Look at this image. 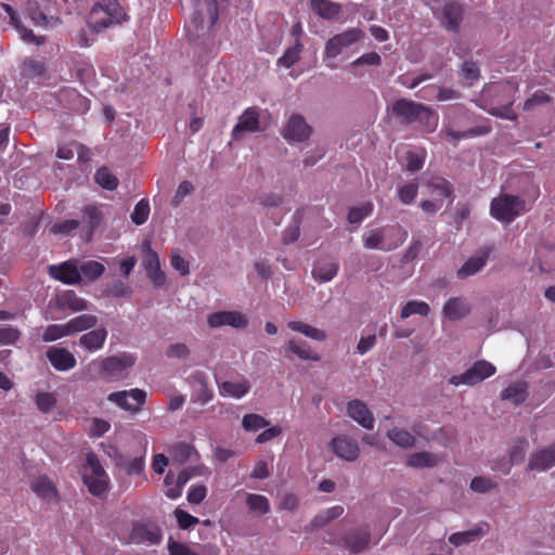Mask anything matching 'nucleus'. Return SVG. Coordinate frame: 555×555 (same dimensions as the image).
I'll use <instances>...</instances> for the list:
<instances>
[{"instance_id":"6","label":"nucleus","mask_w":555,"mask_h":555,"mask_svg":"<svg viewBox=\"0 0 555 555\" xmlns=\"http://www.w3.org/2000/svg\"><path fill=\"white\" fill-rule=\"evenodd\" d=\"M431 10L446 29L453 33L460 30L464 9L459 0H435Z\"/></svg>"},{"instance_id":"33","label":"nucleus","mask_w":555,"mask_h":555,"mask_svg":"<svg viewBox=\"0 0 555 555\" xmlns=\"http://www.w3.org/2000/svg\"><path fill=\"white\" fill-rule=\"evenodd\" d=\"M286 349L301 360H320V357L311 350L309 344L302 339H291L287 343Z\"/></svg>"},{"instance_id":"51","label":"nucleus","mask_w":555,"mask_h":555,"mask_svg":"<svg viewBox=\"0 0 555 555\" xmlns=\"http://www.w3.org/2000/svg\"><path fill=\"white\" fill-rule=\"evenodd\" d=\"M70 335L66 324L49 325L42 334V340L46 343L57 340L62 337Z\"/></svg>"},{"instance_id":"8","label":"nucleus","mask_w":555,"mask_h":555,"mask_svg":"<svg viewBox=\"0 0 555 555\" xmlns=\"http://www.w3.org/2000/svg\"><path fill=\"white\" fill-rule=\"evenodd\" d=\"M495 366L486 361L479 360L476 361L469 369H467L464 373L459 375H453L449 383L454 386L467 385L474 386L478 383H481L486 378L492 376L495 373Z\"/></svg>"},{"instance_id":"18","label":"nucleus","mask_w":555,"mask_h":555,"mask_svg":"<svg viewBox=\"0 0 555 555\" xmlns=\"http://www.w3.org/2000/svg\"><path fill=\"white\" fill-rule=\"evenodd\" d=\"M129 398L137 402L138 405H142L146 399V392L142 389L134 388L131 390L116 391L108 395L107 400L116 403L124 410L137 412L138 406H132L129 403Z\"/></svg>"},{"instance_id":"61","label":"nucleus","mask_w":555,"mask_h":555,"mask_svg":"<svg viewBox=\"0 0 555 555\" xmlns=\"http://www.w3.org/2000/svg\"><path fill=\"white\" fill-rule=\"evenodd\" d=\"M144 256H143V267L147 271L159 267V258L156 251H154L149 242H144Z\"/></svg>"},{"instance_id":"54","label":"nucleus","mask_w":555,"mask_h":555,"mask_svg":"<svg viewBox=\"0 0 555 555\" xmlns=\"http://www.w3.org/2000/svg\"><path fill=\"white\" fill-rule=\"evenodd\" d=\"M23 75L26 77H39L46 72L44 64L40 61L27 59L22 66Z\"/></svg>"},{"instance_id":"56","label":"nucleus","mask_w":555,"mask_h":555,"mask_svg":"<svg viewBox=\"0 0 555 555\" xmlns=\"http://www.w3.org/2000/svg\"><path fill=\"white\" fill-rule=\"evenodd\" d=\"M242 426L247 431H257L268 426V422L258 414H246L242 420Z\"/></svg>"},{"instance_id":"39","label":"nucleus","mask_w":555,"mask_h":555,"mask_svg":"<svg viewBox=\"0 0 555 555\" xmlns=\"http://www.w3.org/2000/svg\"><path fill=\"white\" fill-rule=\"evenodd\" d=\"M195 474V468L182 469L176 478V486L166 490L165 494L171 500L181 496L183 487L188 483L191 477Z\"/></svg>"},{"instance_id":"50","label":"nucleus","mask_w":555,"mask_h":555,"mask_svg":"<svg viewBox=\"0 0 555 555\" xmlns=\"http://www.w3.org/2000/svg\"><path fill=\"white\" fill-rule=\"evenodd\" d=\"M61 301L63 306H66L73 311H82L88 307L87 301L78 297L74 291L65 292L61 297Z\"/></svg>"},{"instance_id":"25","label":"nucleus","mask_w":555,"mask_h":555,"mask_svg":"<svg viewBox=\"0 0 555 555\" xmlns=\"http://www.w3.org/2000/svg\"><path fill=\"white\" fill-rule=\"evenodd\" d=\"M25 13L36 26L46 27L60 22L57 17L44 14L37 0H27L25 3Z\"/></svg>"},{"instance_id":"42","label":"nucleus","mask_w":555,"mask_h":555,"mask_svg":"<svg viewBox=\"0 0 555 555\" xmlns=\"http://www.w3.org/2000/svg\"><path fill=\"white\" fill-rule=\"evenodd\" d=\"M132 293V287L120 280L113 281L104 289V295L113 298H129Z\"/></svg>"},{"instance_id":"14","label":"nucleus","mask_w":555,"mask_h":555,"mask_svg":"<svg viewBox=\"0 0 555 555\" xmlns=\"http://www.w3.org/2000/svg\"><path fill=\"white\" fill-rule=\"evenodd\" d=\"M207 323L212 328L223 325H230L234 328H244L248 325V320L243 313L237 311H219L209 314Z\"/></svg>"},{"instance_id":"44","label":"nucleus","mask_w":555,"mask_h":555,"mask_svg":"<svg viewBox=\"0 0 555 555\" xmlns=\"http://www.w3.org/2000/svg\"><path fill=\"white\" fill-rule=\"evenodd\" d=\"M408 465L414 468L434 467L437 465V457L429 452H416L409 457Z\"/></svg>"},{"instance_id":"5","label":"nucleus","mask_w":555,"mask_h":555,"mask_svg":"<svg viewBox=\"0 0 555 555\" xmlns=\"http://www.w3.org/2000/svg\"><path fill=\"white\" fill-rule=\"evenodd\" d=\"M529 209L524 197L509 193H501L490 204L491 217L505 224H511L516 218L529 211Z\"/></svg>"},{"instance_id":"9","label":"nucleus","mask_w":555,"mask_h":555,"mask_svg":"<svg viewBox=\"0 0 555 555\" xmlns=\"http://www.w3.org/2000/svg\"><path fill=\"white\" fill-rule=\"evenodd\" d=\"M106 208L103 204H88L81 209L80 224L85 232L86 241H91L95 230L101 225L104 220Z\"/></svg>"},{"instance_id":"41","label":"nucleus","mask_w":555,"mask_h":555,"mask_svg":"<svg viewBox=\"0 0 555 555\" xmlns=\"http://www.w3.org/2000/svg\"><path fill=\"white\" fill-rule=\"evenodd\" d=\"M489 128L487 127H473L465 131H455L452 128L446 129V134L449 139L453 140V144L455 145L457 141L467 139V138H474L479 135H485L489 132Z\"/></svg>"},{"instance_id":"55","label":"nucleus","mask_w":555,"mask_h":555,"mask_svg":"<svg viewBox=\"0 0 555 555\" xmlns=\"http://www.w3.org/2000/svg\"><path fill=\"white\" fill-rule=\"evenodd\" d=\"M418 191L416 182H409L398 189V196L401 203L411 204L414 202Z\"/></svg>"},{"instance_id":"23","label":"nucleus","mask_w":555,"mask_h":555,"mask_svg":"<svg viewBox=\"0 0 555 555\" xmlns=\"http://www.w3.org/2000/svg\"><path fill=\"white\" fill-rule=\"evenodd\" d=\"M490 255V248H485L478 255L468 258L464 264L457 270L456 276L460 280L467 279L479 272L487 263Z\"/></svg>"},{"instance_id":"40","label":"nucleus","mask_w":555,"mask_h":555,"mask_svg":"<svg viewBox=\"0 0 555 555\" xmlns=\"http://www.w3.org/2000/svg\"><path fill=\"white\" fill-rule=\"evenodd\" d=\"M98 319L91 314H81L67 322L70 334L89 330L96 325Z\"/></svg>"},{"instance_id":"13","label":"nucleus","mask_w":555,"mask_h":555,"mask_svg":"<svg viewBox=\"0 0 555 555\" xmlns=\"http://www.w3.org/2000/svg\"><path fill=\"white\" fill-rule=\"evenodd\" d=\"M261 130L259 120V111L256 107L246 108L238 117L237 124L232 130V139L240 141L244 132H258Z\"/></svg>"},{"instance_id":"63","label":"nucleus","mask_w":555,"mask_h":555,"mask_svg":"<svg viewBox=\"0 0 555 555\" xmlns=\"http://www.w3.org/2000/svg\"><path fill=\"white\" fill-rule=\"evenodd\" d=\"M495 483L486 477H475L470 481V489L477 493H486L493 489Z\"/></svg>"},{"instance_id":"11","label":"nucleus","mask_w":555,"mask_h":555,"mask_svg":"<svg viewBox=\"0 0 555 555\" xmlns=\"http://www.w3.org/2000/svg\"><path fill=\"white\" fill-rule=\"evenodd\" d=\"M49 275L67 285L81 283V276L77 259H69L60 264H51L48 268Z\"/></svg>"},{"instance_id":"4","label":"nucleus","mask_w":555,"mask_h":555,"mask_svg":"<svg viewBox=\"0 0 555 555\" xmlns=\"http://www.w3.org/2000/svg\"><path fill=\"white\" fill-rule=\"evenodd\" d=\"M125 18L124 9L117 0H100L91 8L87 23L93 33H101L119 25Z\"/></svg>"},{"instance_id":"34","label":"nucleus","mask_w":555,"mask_h":555,"mask_svg":"<svg viewBox=\"0 0 555 555\" xmlns=\"http://www.w3.org/2000/svg\"><path fill=\"white\" fill-rule=\"evenodd\" d=\"M250 389V384L248 380H243L240 383L233 382H223L219 384V392L223 397H233L235 399H241L244 397Z\"/></svg>"},{"instance_id":"1","label":"nucleus","mask_w":555,"mask_h":555,"mask_svg":"<svg viewBox=\"0 0 555 555\" xmlns=\"http://www.w3.org/2000/svg\"><path fill=\"white\" fill-rule=\"evenodd\" d=\"M208 10V21L196 11L188 26V37L191 42L203 49H209L214 44L212 27L218 20V3L216 0H204Z\"/></svg>"},{"instance_id":"53","label":"nucleus","mask_w":555,"mask_h":555,"mask_svg":"<svg viewBox=\"0 0 555 555\" xmlns=\"http://www.w3.org/2000/svg\"><path fill=\"white\" fill-rule=\"evenodd\" d=\"M150 215V204L146 198H142L139 201L133 209V212L131 214V220L134 224L141 225L143 224Z\"/></svg>"},{"instance_id":"46","label":"nucleus","mask_w":555,"mask_h":555,"mask_svg":"<svg viewBox=\"0 0 555 555\" xmlns=\"http://www.w3.org/2000/svg\"><path fill=\"white\" fill-rule=\"evenodd\" d=\"M95 182L103 189L113 191L118 186V179L114 176L107 167H101L94 175Z\"/></svg>"},{"instance_id":"15","label":"nucleus","mask_w":555,"mask_h":555,"mask_svg":"<svg viewBox=\"0 0 555 555\" xmlns=\"http://www.w3.org/2000/svg\"><path fill=\"white\" fill-rule=\"evenodd\" d=\"M330 448L336 456L348 462L356 461L360 453L358 442L347 436L333 438L330 442Z\"/></svg>"},{"instance_id":"32","label":"nucleus","mask_w":555,"mask_h":555,"mask_svg":"<svg viewBox=\"0 0 555 555\" xmlns=\"http://www.w3.org/2000/svg\"><path fill=\"white\" fill-rule=\"evenodd\" d=\"M31 490L43 500H52L56 495L53 482L47 476H39L30 483Z\"/></svg>"},{"instance_id":"59","label":"nucleus","mask_w":555,"mask_h":555,"mask_svg":"<svg viewBox=\"0 0 555 555\" xmlns=\"http://www.w3.org/2000/svg\"><path fill=\"white\" fill-rule=\"evenodd\" d=\"M83 482L88 487L90 493L93 495H101L107 489V480L101 478L89 477L88 474L83 475Z\"/></svg>"},{"instance_id":"43","label":"nucleus","mask_w":555,"mask_h":555,"mask_svg":"<svg viewBox=\"0 0 555 555\" xmlns=\"http://www.w3.org/2000/svg\"><path fill=\"white\" fill-rule=\"evenodd\" d=\"M423 111L418 114L415 122H418L425 132H433L438 125V115L424 104Z\"/></svg>"},{"instance_id":"7","label":"nucleus","mask_w":555,"mask_h":555,"mask_svg":"<svg viewBox=\"0 0 555 555\" xmlns=\"http://www.w3.org/2000/svg\"><path fill=\"white\" fill-rule=\"evenodd\" d=\"M365 33L360 28H349L330 38L325 43L324 60H334L349 48L363 40Z\"/></svg>"},{"instance_id":"17","label":"nucleus","mask_w":555,"mask_h":555,"mask_svg":"<svg viewBox=\"0 0 555 555\" xmlns=\"http://www.w3.org/2000/svg\"><path fill=\"white\" fill-rule=\"evenodd\" d=\"M162 540L160 529L155 525L137 524L130 533V541L135 544H158Z\"/></svg>"},{"instance_id":"20","label":"nucleus","mask_w":555,"mask_h":555,"mask_svg":"<svg viewBox=\"0 0 555 555\" xmlns=\"http://www.w3.org/2000/svg\"><path fill=\"white\" fill-rule=\"evenodd\" d=\"M371 532L369 527L363 526L350 530L344 538L345 546L352 553L364 552L370 543Z\"/></svg>"},{"instance_id":"47","label":"nucleus","mask_w":555,"mask_h":555,"mask_svg":"<svg viewBox=\"0 0 555 555\" xmlns=\"http://www.w3.org/2000/svg\"><path fill=\"white\" fill-rule=\"evenodd\" d=\"M246 504L250 511L260 515H264L270 512V502L264 495L261 494H247Z\"/></svg>"},{"instance_id":"57","label":"nucleus","mask_w":555,"mask_h":555,"mask_svg":"<svg viewBox=\"0 0 555 555\" xmlns=\"http://www.w3.org/2000/svg\"><path fill=\"white\" fill-rule=\"evenodd\" d=\"M527 444L528 442L526 439H519L511 448L508 462L513 466L521 463L525 460Z\"/></svg>"},{"instance_id":"37","label":"nucleus","mask_w":555,"mask_h":555,"mask_svg":"<svg viewBox=\"0 0 555 555\" xmlns=\"http://www.w3.org/2000/svg\"><path fill=\"white\" fill-rule=\"evenodd\" d=\"M287 325L292 331L301 333L306 337H309L317 341H323L327 337L326 333L324 331L317 328L314 326H311L309 324H306L304 322H300V321H291V322H288Z\"/></svg>"},{"instance_id":"3","label":"nucleus","mask_w":555,"mask_h":555,"mask_svg":"<svg viewBox=\"0 0 555 555\" xmlns=\"http://www.w3.org/2000/svg\"><path fill=\"white\" fill-rule=\"evenodd\" d=\"M408 237V232L400 224H390L367 230L362 235L366 249L391 251L401 246Z\"/></svg>"},{"instance_id":"45","label":"nucleus","mask_w":555,"mask_h":555,"mask_svg":"<svg viewBox=\"0 0 555 555\" xmlns=\"http://www.w3.org/2000/svg\"><path fill=\"white\" fill-rule=\"evenodd\" d=\"M302 48L304 46L300 43V41L296 40L295 44L288 48L285 53L278 60V65H281L285 68L292 67L299 61Z\"/></svg>"},{"instance_id":"10","label":"nucleus","mask_w":555,"mask_h":555,"mask_svg":"<svg viewBox=\"0 0 555 555\" xmlns=\"http://www.w3.org/2000/svg\"><path fill=\"white\" fill-rule=\"evenodd\" d=\"M188 383L192 389L191 400L202 405L208 403L214 398V391L209 387L208 376L203 371H195L188 377Z\"/></svg>"},{"instance_id":"64","label":"nucleus","mask_w":555,"mask_h":555,"mask_svg":"<svg viewBox=\"0 0 555 555\" xmlns=\"http://www.w3.org/2000/svg\"><path fill=\"white\" fill-rule=\"evenodd\" d=\"M80 225V221L76 219H69L65 220L59 223L53 224L51 231L53 233H60V234H69L74 230L78 229Z\"/></svg>"},{"instance_id":"52","label":"nucleus","mask_w":555,"mask_h":555,"mask_svg":"<svg viewBox=\"0 0 555 555\" xmlns=\"http://www.w3.org/2000/svg\"><path fill=\"white\" fill-rule=\"evenodd\" d=\"M428 188L433 194L441 197H449L453 191L451 183L443 178H433L428 182Z\"/></svg>"},{"instance_id":"16","label":"nucleus","mask_w":555,"mask_h":555,"mask_svg":"<svg viewBox=\"0 0 555 555\" xmlns=\"http://www.w3.org/2000/svg\"><path fill=\"white\" fill-rule=\"evenodd\" d=\"M391 112L402 124L410 125L415 122L418 114L424 111L422 103L399 99L392 104Z\"/></svg>"},{"instance_id":"29","label":"nucleus","mask_w":555,"mask_h":555,"mask_svg":"<svg viewBox=\"0 0 555 555\" xmlns=\"http://www.w3.org/2000/svg\"><path fill=\"white\" fill-rule=\"evenodd\" d=\"M483 534L485 531L480 526H475L469 530L452 533L449 537V542L459 547L481 539Z\"/></svg>"},{"instance_id":"12","label":"nucleus","mask_w":555,"mask_h":555,"mask_svg":"<svg viewBox=\"0 0 555 555\" xmlns=\"http://www.w3.org/2000/svg\"><path fill=\"white\" fill-rule=\"evenodd\" d=\"M312 133L311 126L308 125L305 117L300 114H293L287 120L282 134L288 142H304Z\"/></svg>"},{"instance_id":"48","label":"nucleus","mask_w":555,"mask_h":555,"mask_svg":"<svg viewBox=\"0 0 555 555\" xmlns=\"http://www.w3.org/2000/svg\"><path fill=\"white\" fill-rule=\"evenodd\" d=\"M373 204L364 203L358 207H351L348 211L347 219L349 223L359 225L366 217L373 212Z\"/></svg>"},{"instance_id":"60","label":"nucleus","mask_w":555,"mask_h":555,"mask_svg":"<svg viewBox=\"0 0 555 555\" xmlns=\"http://www.w3.org/2000/svg\"><path fill=\"white\" fill-rule=\"evenodd\" d=\"M382 63V57L377 52H369L362 54L360 57L350 63V67L356 68L358 66L369 65L378 66Z\"/></svg>"},{"instance_id":"62","label":"nucleus","mask_w":555,"mask_h":555,"mask_svg":"<svg viewBox=\"0 0 555 555\" xmlns=\"http://www.w3.org/2000/svg\"><path fill=\"white\" fill-rule=\"evenodd\" d=\"M55 403L56 399L51 392H39L36 396L37 408L43 413L51 411Z\"/></svg>"},{"instance_id":"24","label":"nucleus","mask_w":555,"mask_h":555,"mask_svg":"<svg viewBox=\"0 0 555 555\" xmlns=\"http://www.w3.org/2000/svg\"><path fill=\"white\" fill-rule=\"evenodd\" d=\"M470 310L469 304L461 297H452L443 306V314L450 321L464 319Z\"/></svg>"},{"instance_id":"22","label":"nucleus","mask_w":555,"mask_h":555,"mask_svg":"<svg viewBox=\"0 0 555 555\" xmlns=\"http://www.w3.org/2000/svg\"><path fill=\"white\" fill-rule=\"evenodd\" d=\"M347 411L348 415L365 429L371 430L374 428L373 414L364 402L357 399L352 400L348 403Z\"/></svg>"},{"instance_id":"58","label":"nucleus","mask_w":555,"mask_h":555,"mask_svg":"<svg viewBox=\"0 0 555 555\" xmlns=\"http://www.w3.org/2000/svg\"><path fill=\"white\" fill-rule=\"evenodd\" d=\"M87 464H88V467L90 468L91 473L88 474L89 477H93V478H101V479H105V480H108V477L104 470V468L102 467L96 454L94 453H89L87 455Z\"/></svg>"},{"instance_id":"27","label":"nucleus","mask_w":555,"mask_h":555,"mask_svg":"<svg viewBox=\"0 0 555 555\" xmlns=\"http://www.w3.org/2000/svg\"><path fill=\"white\" fill-rule=\"evenodd\" d=\"M312 11L324 20H334L341 13V5L331 0H310Z\"/></svg>"},{"instance_id":"38","label":"nucleus","mask_w":555,"mask_h":555,"mask_svg":"<svg viewBox=\"0 0 555 555\" xmlns=\"http://www.w3.org/2000/svg\"><path fill=\"white\" fill-rule=\"evenodd\" d=\"M387 437L390 441H392L396 446L401 447L403 449H409L414 447L415 438L414 436L405 429L393 427L387 431Z\"/></svg>"},{"instance_id":"35","label":"nucleus","mask_w":555,"mask_h":555,"mask_svg":"<svg viewBox=\"0 0 555 555\" xmlns=\"http://www.w3.org/2000/svg\"><path fill=\"white\" fill-rule=\"evenodd\" d=\"M528 397L526 383H515L501 392L502 400H508L514 404L522 403Z\"/></svg>"},{"instance_id":"30","label":"nucleus","mask_w":555,"mask_h":555,"mask_svg":"<svg viewBox=\"0 0 555 555\" xmlns=\"http://www.w3.org/2000/svg\"><path fill=\"white\" fill-rule=\"evenodd\" d=\"M107 337V331L105 328L93 330L87 334H83L79 338V344L89 351H95L103 347Z\"/></svg>"},{"instance_id":"2","label":"nucleus","mask_w":555,"mask_h":555,"mask_svg":"<svg viewBox=\"0 0 555 555\" xmlns=\"http://www.w3.org/2000/svg\"><path fill=\"white\" fill-rule=\"evenodd\" d=\"M135 360L133 354L126 352L94 360L88 365V373L94 379L117 380L122 378L126 371L134 365Z\"/></svg>"},{"instance_id":"31","label":"nucleus","mask_w":555,"mask_h":555,"mask_svg":"<svg viewBox=\"0 0 555 555\" xmlns=\"http://www.w3.org/2000/svg\"><path fill=\"white\" fill-rule=\"evenodd\" d=\"M302 218L304 211L301 209H297L292 217L291 223L282 233L283 244L289 245L298 240L300 235V224L302 222Z\"/></svg>"},{"instance_id":"36","label":"nucleus","mask_w":555,"mask_h":555,"mask_svg":"<svg viewBox=\"0 0 555 555\" xmlns=\"http://www.w3.org/2000/svg\"><path fill=\"white\" fill-rule=\"evenodd\" d=\"M78 267L81 280L85 279L88 282H94L105 271V267L101 262L95 260L83 261L80 264L78 263Z\"/></svg>"},{"instance_id":"28","label":"nucleus","mask_w":555,"mask_h":555,"mask_svg":"<svg viewBox=\"0 0 555 555\" xmlns=\"http://www.w3.org/2000/svg\"><path fill=\"white\" fill-rule=\"evenodd\" d=\"M339 264L336 261L315 263L312 268V278L319 283L332 281L338 273Z\"/></svg>"},{"instance_id":"19","label":"nucleus","mask_w":555,"mask_h":555,"mask_svg":"<svg viewBox=\"0 0 555 555\" xmlns=\"http://www.w3.org/2000/svg\"><path fill=\"white\" fill-rule=\"evenodd\" d=\"M47 358L51 365L61 372L69 371L76 366V358L66 348L52 346L47 350Z\"/></svg>"},{"instance_id":"49","label":"nucleus","mask_w":555,"mask_h":555,"mask_svg":"<svg viewBox=\"0 0 555 555\" xmlns=\"http://www.w3.org/2000/svg\"><path fill=\"white\" fill-rule=\"evenodd\" d=\"M429 311L430 308L428 304H426L425 301L411 300L402 307L400 315L402 319H406L412 314H420L426 317L429 313Z\"/></svg>"},{"instance_id":"26","label":"nucleus","mask_w":555,"mask_h":555,"mask_svg":"<svg viewBox=\"0 0 555 555\" xmlns=\"http://www.w3.org/2000/svg\"><path fill=\"white\" fill-rule=\"evenodd\" d=\"M344 514V507L340 505H335L323 511H320L311 520L308 528L309 530H318L320 528L325 527L331 521L337 519Z\"/></svg>"},{"instance_id":"21","label":"nucleus","mask_w":555,"mask_h":555,"mask_svg":"<svg viewBox=\"0 0 555 555\" xmlns=\"http://www.w3.org/2000/svg\"><path fill=\"white\" fill-rule=\"evenodd\" d=\"M554 466L555 443L532 453L528 462V469L530 470L545 472Z\"/></svg>"}]
</instances>
